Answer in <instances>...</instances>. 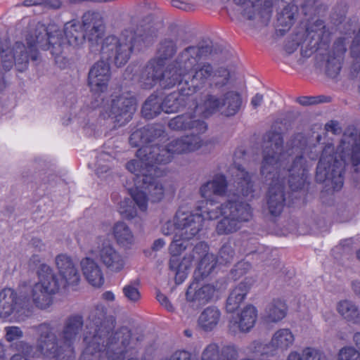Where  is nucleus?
I'll return each instance as SVG.
<instances>
[{
  "label": "nucleus",
  "instance_id": "20e7f679",
  "mask_svg": "<svg viewBox=\"0 0 360 360\" xmlns=\"http://www.w3.org/2000/svg\"><path fill=\"white\" fill-rule=\"evenodd\" d=\"M207 219L211 220L207 217L205 208L195 212L179 210L173 221H167L162 228L164 235H174L169 248L171 254L169 265L170 270L175 273L177 284L181 283L187 277V271L191 268L193 259L190 257H184L180 260L179 255L187 248L190 240L198 238Z\"/></svg>",
  "mask_w": 360,
  "mask_h": 360
},
{
  "label": "nucleus",
  "instance_id": "3c124183",
  "mask_svg": "<svg viewBox=\"0 0 360 360\" xmlns=\"http://www.w3.org/2000/svg\"><path fill=\"white\" fill-rule=\"evenodd\" d=\"M351 288L354 294L360 299V280H354L351 283Z\"/></svg>",
  "mask_w": 360,
  "mask_h": 360
},
{
  "label": "nucleus",
  "instance_id": "412c9836",
  "mask_svg": "<svg viewBox=\"0 0 360 360\" xmlns=\"http://www.w3.org/2000/svg\"><path fill=\"white\" fill-rule=\"evenodd\" d=\"M254 283L253 278L247 277L231 290L226 304L228 312L233 313L239 308Z\"/></svg>",
  "mask_w": 360,
  "mask_h": 360
},
{
  "label": "nucleus",
  "instance_id": "774afa93",
  "mask_svg": "<svg viewBox=\"0 0 360 360\" xmlns=\"http://www.w3.org/2000/svg\"><path fill=\"white\" fill-rule=\"evenodd\" d=\"M294 50H295V49H294L293 50H292V51H291V49H289V51H288V52L289 53H292Z\"/></svg>",
  "mask_w": 360,
  "mask_h": 360
},
{
  "label": "nucleus",
  "instance_id": "e433bc0d",
  "mask_svg": "<svg viewBox=\"0 0 360 360\" xmlns=\"http://www.w3.org/2000/svg\"><path fill=\"white\" fill-rule=\"evenodd\" d=\"M15 348L19 353L13 355L11 360H30L27 356L32 352V347L30 345L19 342L15 345Z\"/></svg>",
  "mask_w": 360,
  "mask_h": 360
},
{
  "label": "nucleus",
  "instance_id": "a19ab883",
  "mask_svg": "<svg viewBox=\"0 0 360 360\" xmlns=\"http://www.w3.org/2000/svg\"><path fill=\"white\" fill-rule=\"evenodd\" d=\"M303 357L305 360H328L323 352L314 347L304 348Z\"/></svg>",
  "mask_w": 360,
  "mask_h": 360
},
{
  "label": "nucleus",
  "instance_id": "13d9d810",
  "mask_svg": "<svg viewBox=\"0 0 360 360\" xmlns=\"http://www.w3.org/2000/svg\"><path fill=\"white\" fill-rule=\"evenodd\" d=\"M8 83L6 80L4 75L0 72V94L6 89Z\"/></svg>",
  "mask_w": 360,
  "mask_h": 360
},
{
  "label": "nucleus",
  "instance_id": "58836bf2",
  "mask_svg": "<svg viewBox=\"0 0 360 360\" xmlns=\"http://www.w3.org/2000/svg\"><path fill=\"white\" fill-rule=\"evenodd\" d=\"M235 255L234 250L231 245L224 244L219 250V257L217 259L219 264H227L233 261Z\"/></svg>",
  "mask_w": 360,
  "mask_h": 360
},
{
  "label": "nucleus",
  "instance_id": "052dcab7",
  "mask_svg": "<svg viewBox=\"0 0 360 360\" xmlns=\"http://www.w3.org/2000/svg\"><path fill=\"white\" fill-rule=\"evenodd\" d=\"M353 340L354 342V345L358 348V352H360V332L356 333L354 335Z\"/></svg>",
  "mask_w": 360,
  "mask_h": 360
},
{
  "label": "nucleus",
  "instance_id": "393cba45",
  "mask_svg": "<svg viewBox=\"0 0 360 360\" xmlns=\"http://www.w3.org/2000/svg\"><path fill=\"white\" fill-rule=\"evenodd\" d=\"M116 243L123 248H130L135 243V236L130 227L124 221L116 222L112 229Z\"/></svg>",
  "mask_w": 360,
  "mask_h": 360
},
{
  "label": "nucleus",
  "instance_id": "ea45409f",
  "mask_svg": "<svg viewBox=\"0 0 360 360\" xmlns=\"http://www.w3.org/2000/svg\"><path fill=\"white\" fill-rule=\"evenodd\" d=\"M233 2L241 6L243 9V15H246L248 19H251L252 18L253 14V8L255 6L256 4L258 3L260 0H233Z\"/></svg>",
  "mask_w": 360,
  "mask_h": 360
},
{
  "label": "nucleus",
  "instance_id": "680f3d73",
  "mask_svg": "<svg viewBox=\"0 0 360 360\" xmlns=\"http://www.w3.org/2000/svg\"><path fill=\"white\" fill-rule=\"evenodd\" d=\"M0 360H6L5 357L4 348L3 345L0 342Z\"/></svg>",
  "mask_w": 360,
  "mask_h": 360
},
{
  "label": "nucleus",
  "instance_id": "6e6d98bb",
  "mask_svg": "<svg viewBox=\"0 0 360 360\" xmlns=\"http://www.w3.org/2000/svg\"><path fill=\"white\" fill-rule=\"evenodd\" d=\"M102 298L108 302H113L115 299V294L112 291H105L102 294Z\"/></svg>",
  "mask_w": 360,
  "mask_h": 360
},
{
  "label": "nucleus",
  "instance_id": "4be33fe9",
  "mask_svg": "<svg viewBox=\"0 0 360 360\" xmlns=\"http://www.w3.org/2000/svg\"><path fill=\"white\" fill-rule=\"evenodd\" d=\"M231 172L234 176L233 186L236 188L234 195H242L249 196L254 191V183L252 180V175L246 172L243 167L240 165H235L231 169Z\"/></svg>",
  "mask_w": 360,
  "mask_h": 360
},
{
  "label": "nucleus",
  "instance_id": "f257e3e1",
  "mask_svg": "<svg viewBox=\"0 0 360 360\" xmlns=\"http://www.w3.org/2000/svg\"><path fill=\"white\" fill-rule=\"evenodd\" d=\"M168 124L172 130H191L196 134L174 139L165 148L158 145L143 146L138 150L136 159L126 165L127 170L134 175V187L130 188L131 195L142 212L147 210V193L153 201H159L163 198V186L155 178L161 173L158 165L169 162L174 155L195 152L205 144L201 134L207 131V126L196 115L186 113L178 115L170 120Z\"/></svg>",
  "mask_w": 360,
  "mask_h": 360
},
{
  "label": "nucleus",
  "instance_id": "a211bd4d",
  "mask_svg": "<svg viewBox=\"0 0 360 360\" xmlns=\"http://www.w3.org/2000/svg\"><path fill=\"white\" fill-rule=\"evenodd\" d=\"M207 251V245L205 242H200L193 249L192 254L186 256L192 258V262L195 259H198L203 256L195 273L196 276L198 275H200L202 277L207 276L215 267L217 262H218L214 255L208 253Z\"/></svg>",
  "mask_w": 360,
  "mask_h": 360
},
{
  "label": "nucleus",
  "instance_id": "6e6552de",
  "mask_svg": "<svg viewBox=\"0 0 360 360\" xmlns=\"http://www.w3.org/2000/svg\"><path fill=\"white\" fill-rule=\"evenodd\" d=\"M107 309L103 304H98L91 311L86 326L84 340L86 347L82 353L81 360H97L102 354L109 358H119L123 354L129 343L130 334L127 331L122 342H113L120 338L121 333H117L114 337L109 336L111 327L106 321Z\"/></svg>",
  "mask_w": 360,
  "mask_h": 360
},
{
  "label": "nucleus",
  "instance_id": "4468645a",
  "mask_svg": "<svg viewBox=\"0 0 360 360\" xmlns=\"http://www.w3.org/2000/svg\"><path fill=\"white\" fill-rule=\"evenodd\" d=\"M214 291L212 285H202L197 281H193L186 292V302L182 306L183 311L188 315L195 314L202 306L212 300Z\"/></svg>",
  "mask_w": 360,
  "mask_h": 360
},
{
  "label": "nucleus",
  "instance_id": "6ab92c4d",
  "mask_svg": "<svg viewBox=\"0 0 360 360\" xmlns=\"http://www.w3.org/2000/svg\"><path fill=\"white\" fill-rule=\"evenodd\" d=\"M257 318V309L251 305H247L236 316L231 317L229 328L233 333L248 332L255 324Z\"/></svg>",
  "mask_w": 360,
  "mask_h": 360
},
{
  "label": "nucleus",
  "instance_id": "37998d69",
  "mask_svg": "<svg viewBox=\"0 0 360 360\" xmlns=\"http://www.w3.org/2000/svg\"><path fill=\"white\" fill-rule=\"evenodd\" d=\"M169 360H198L186 351H176L170 357Z\"/></svg>",
  "mask_w": 360,
  "mask_h": 360
},
{
  "label": "nucleus",
  "instance_id": "864d4df0",
  "mask_svg": "<svg viewBox=\"0 0 360 360\" xmlns=\"http://www.w3.org/2000/svg\"><path fill=\"white\" fill-rule=\"evenodd\" d=\"M250 268V265L248 262H239L236 266L235 271L238 272V274H243L244 271L243 270L249 269Z\"/></svg>",
  "mask_w": 360,
  "mask_h": 360
},
{
  "label": "nucleus",
  "instance_id": "c03bdc74",
  "mask_svg": "<svg viewBox=\"0 0 360 360\" xmlns=\"http://www.w3.org/2000/svg\"><path fill=\"white\" fill-rule=\"evenodd\" d=\"M157 300L159 303L169 311H173L174 308L168 298L161 292L157 293Z\"/></svg>",
  "mask_w": 360,
  "mask_h": 360
},
{
  "label": "nucleus",
  "instance_id": "8fccbe9b",
  "mask_svg": "<svg viewBox=\"0 0 360 360\" xmlns=\"http://www.w3.org/2000/svg\"><path fill=\"white\" fill-rule=\"evenodd\" d=\"M263 99L264 97L262 94H257L252 98L250 103L254 108H257L261 105L263 102Z\"/></svg>",
  "mask_w": 360,
  "mask_h": 360
},
{
  "label": "nucleus",
  "instance_id": "5fc2aeb1",
  "mask_svg": "<svg viewBox=\"0 0 360 360\" xmlns=\"http://www.w3.org/2000/svg\"><path fill=\"white\" fill-rule=\"evenodd\" d=\"M32 244L39 251L44 250L45 249V244L39 238H33L32 240Z\"/></svg>",
  "mask_w": 360,
  "mask_h": 360
},
{
  "label": "nucleus",
  "instance_id": "1a4fd4ad",
  "mask_svg": "<svg viewBox=\"0 0 360 360\" xmlns=\"http://www.w3.org/2000/svg\"><path fill=\"white\" fill-rule=\"evenodd\" d=\"M83 326L82 315L69 316L64 321L58 339L52 326L41 323L34 328L38 335L37 347L41 354L56 360H72L73 345L79 340Z\"/></svg>",
  "mask_w": 360,
  "mask_h": 360
},
{
  "label": "nucleus",
  "instance_id": "bf43d9fd",
  "mask_svg": "<svg viewBox=\"0 0 360 360\" xmlns=\"http://www.w3.org/2000/svg\"><path fill=\"white\" fill-rule=\"evenodd\" d=\"M165 245V242L164 241V240L162 239H158L154 241L153 243V249L154 250H160L162 248H163Z\"/></svg>",
  "mask_w": 360,
  "mask_h": 360
},
{
  "label": "nucleus",
  "instance_id": "7c9ffc66",
  "mask_svg": "<svg viewBox=\"0 0 360 360\" xmlns=\"http://www.w3.org/2000/svg\"><path fill=\"white\" fill-rule=\"evenodd\" d=\"M178 92H172L162 101V110L166 113H172L179 110L181 106L185 105V97L188 95H183L180 87Z\"/></svg>",
  "mask_w": 360,
  "mask_h": 360
},
{
  "label": "nucleus",
  "instance_id": "c85d7f7f",
  "mask_svg": "<svg viewBox=\"0 0 360 360\" xmlns=\"http://www.w3.org/2000/svg\"><path fill=\"white\" fill-rule=\"evenodd\" d=\"M221 312L215 307L205 308L200 314L198 322L200 327L205 331H211L219 323Z\"/></svg>",
  "mask_w": 360,
  "mask_h": 360
},
{
  "label": "nucleus",
  "instance_id": "9d476101",
  "mask_svg": "<svg viewBox=\"0 0 360 360\" xmlns=\"http://www.w3.org/2000/svg\"><path fill=\"white\" fill-rule=\"evenodd\" d=\"M105 27L103 20L98 13L87 11L82 15V25L78 20H72L64 25L65 38L64 49L68 44L72 46L81 45L86 37L93 46L98 44L104 34Z\"/></svg>",
  "mask_w": 360,
  "mask_h": 360
},
{
  "label": "nucleus",
  "instance_id": "7ed1b4c3",
  "mask_svg": "<svg viewBox=\"0 0 360 360\" xmlns=\"http://www.w3.org/2000/svg\"><path fill=\"white\" fill-rule=\"evenodd\" d=\"M204 49V47H188L165 73L162 72L161 65H149L146 71V86L151 88L159 82L162 88L169 89L179 84L183 95H192L208 83L209 93L221 92L229 83V71L223 68L214 70L208 63H198Z\"/></svg>",
  "mask_w": 360,
  "mask_h": 360
},
{
  "label": "nucleus",
  "instance_id": "2f4dec72",
  "mask_svg": "<svg viewBox=\"0 0 360 360\" xmlns=\"http://www.w3.org/2000/svg\"><path fill=\"white\" fill-rule=\"evenodd\" d=\"M162 110V98L151 95L145 101L142 108V115L146 119H153L158 115Z\"/></svg>",
  "mask_w": 360,
  "mask_h": 360
},
{
  "label": "nucleus",
  "instance_id": "423d86ee",
  "mask_svg": "<svg viewBox=\"0 0 360 360\" xmlns=\"http://www.w3.org/2000/svg\"><path fill=\"white\" fill-rule=\"evenodd\" d=\"M142 40L141 36L131 30H125L119 37L112 35L104 39L101 46V60L96 62L88 73L87 84L92 93L100 94L108 90L111 71L105 60L113 61L117 66L124 65Z\"/></svg>",
  "mask_w": 360,
  "mask_h": 360
},
{
  "label": "nucleus",
  "instance_id": "603ef678",
  "mask_svg": "<svg viewBox=\"0 0 360 360\" xmlns=\"http://www.w3.org/2000/svg\"><path fill=\"white\" fill-rule=\"evenodd\" d=\"M287 360H305L303 357V349L300 353L297 352H292L288 356Z\"/></svg>",
  "mask_w": 360,
  "mask_h": 360
},
{
  "label": "nucleus",
  "instance_id": "ddd939ff",
  "mask_svg": "<svg viewBox=\"0 0 360 360\" xmlns=\"http://www.w3.org/2000/svg\"><path fill=\"white\" fill-rule=\"evenodd\" d=\"M136 110L135 97L129 92L115 94L102 112L104 118L111 119L113 122L123 125L129 122Z\"/></svg>",
  "mask_w": 360,
  "mask_h": 360
},
{
  "label": "nucleus",
  "instance_id": "39448f33",
  "mask_svg": "<svg viewBox=\"0 0 360 360\" xmlns=\"http://www.w3.org/2000/svg\"><path fill=\"white\" fill-rule=\"evenodd\" d=\"M228 188L226 177L217 175L200 188L202 198L207 200L205 212L210 219L219 216L223 218L217 223L216 231L219 235H228L240 229L244 223L251 220L252 212L250 205L243 201L228 200L220 206H214L213 195H226Z\"/></svg>",
  "mask_w": 360,
  "mask_h": 360
},
{
  "label": "nucleus",
  "instance_id": "f03ea898",
  "mask_svg": "<svg viewBox=\"0 0 360 360\" xmlns=\"http://www.w3.org/2000/svg\"><path fill=\"white\" fill-rule=\"evenodd\" d=\"M281 134L270 133L263 151L260 174L269 181L266 203L269 213L278 216L285 203V184L288 178L292 190L301 188L305 182V160L302 152L306 141L303 136L297 135L291 143V148L283 149Z\"/></svg>",
  "mask_w": 360,
  "mask_h": 360
},
{
  "label": "nucleus",
  "instance_id": "69168bd1",
  "mask_svg": "<svg viewBox=\"0 0 360 360\" xmlns=\"http://www.w3.org/2000/svg\"><path fill=\"white\" fill-rule=\"evenodd\" d=\"M184 333H185V335L186 336H188V337H191V332L190 330H186L184 331Z\"/></svg>",
  "mask_w": 360,
  "mask_h": 360
},
{
  "label": "nucleus",
  "instance_id": "bb28decb",
  "mask_svg": "<svg viewBox=\"0 0 360 360\" xmlns=\"http://www.w3.org/2000/svg\"><path fill=\"white\" fill-rule=\"evenodd\" d=\"M176 45L174 43V41L172 40H165L160 44L159 49H158V53L160 54V60L157 62L156 61L150 62L146 65V67L145 68V69L142 73L141 82L143 83V86H144V88L148 89L146 86V84H145L146 78L147 77V75H146V71L147 67L150 64H154L155 65H158H158H161V67L162 68V72L165 73L169 70V68H170L171 65L176 63V61L174 63L169 65L167 67V70H164L162 60L163 59H167L168 58L172 57L176 52Z\"/></svg>",
  "mask_w": 360,
  "mask_h": 360
},
{
  "label": "nucleus",
  "instance_id": "473e14b6",
  "mask_svg": "<svg viewBox=\"0 0 360 360\" xmlns=\"http://www.w3.org/2000/svg\"><path fill=\"white\" fill-rule=\"evenodd\" d=\"M297 9L294 5L286 6L278 17V25L283 27V31L289 29L295 20V15Z\"/></svg>",
  "mask_w": 360,
  "mask_h": 360
},
{
  "label": "nucleus",
  "instance_id": "f3484780",
  "mask_svg": "<svg viewBox=\"0 0 360 360\" xmlns=\"http://www.w3.org/2000/svg\"><path fill=\"white\" fill-rule=\"evenodd\" d=\"M28 64V54L26 46L16 42L12 49L5 50L0 39V65L6 70H10L14 65L20 71H24Z\"/></svg>",
  "mask_w": 360,
  "mask_h": 360
},
{
  "label": "nucleus",
  "instance_id": "a878e982",
  "mask_svg": "<svg viewBox=\"0 0 360 360\" xmlns=\"http://www.w3.org/2000/svg\"><path fill=\"white\" fill-rule=\"evenodd\" d=\"M295 339L290 329L281 328L273 334L269 345L275 350L285 352L293 345Z\"/></svg>",
  "mask_w": 360,
  "mask_h": 360
},
{
  "label": "nucleus",
  "instance_id": "0e129e2a",
  "mask_svg": "<svg viewBox=\"0 0 360 360\" xmlns=\"http://www.w3.org/2000/svg\"><path fill=\"white\" fill-rule=\"evenodd\" d=\"M30 262H39V258L38 256L37 255H34L32 257V258L30 259Z\"/></svg>",
  "mask_w": 360,
  "mask_h": 360
},
{
  "label": "nucleus",
  "instance_id": "4c0bfd02",
  "mask_svg": "<svg viewBox=\"0 0 360 360\" xmlns=\"http://www.w3.org/2000/svg\"><path fill=\"white\" fill-rule=\"evenodd\" d=\"M338 360H360V352L352 346H346L340 349Z\"/></svg>",
  "mask_w": 360,
  "mask_h": 360
},
{
  "label": "nucleus",
  "instance_id": "c9c22d12",
  "mask_svg": "<svg viewBox=\"0 0 360 360\" xmlns=\"http://www.w3.org/2000/svg\"><path fill=\"white\" fill-rule=\"evenodd\" d=\"M111 157L105 153H102L98 157L96 165V173L99 177H103L104 174H106L110 167L108 165Z\"/></svg>",
  "mask_w": 360,
  "mask_h": 360
},
{
  "label": "nucleus",
  "instance_id": "79ce46f5",
  "mask_svg": "<svg viewBox=\"0 0 360 360\" xmlns=\"http://www.w3.org/2000/svg\"><path fill=\"white\" fill-rule=\"evenodd\" d=\"M6 339L11 342L20 338L22 336V331L19 327L8 326L5 328Z\"/></svg>",
  "mask_w": 360,
  "mask_h": 360
},
{
  "label": "nucleus",
  "instance_id": "c756f323",
  "mask_svg": "<svg viewBox=\"0 0 360 360\" xmlns=\"http://www.w3.org/2000/svg\"><path fill=\"white\" fill-rule=\"evenodd\" d=\"M287 311V306L283 301L274 300L266 307L264 319L269 323H278L285 317Z\"/></svg>",
  "mask_w": 360,
  "mask_h": 360
},
{
  "label": "nucleus",
  "instance_id": "2eb2a0df",
  "mask_svg": "<svg viewBox=\"0 0 360 360\" xmlns=\"http://www.w3.org/2000/svg\"><path fill=\"white\" fill-rule=\"evenodd\" d=\"M93 252L110 271L118 273L124 268V257L108 239L98 238Z\"/></svg>",
  "mask_w": 360,
  "mask_h": 360
},
{
  "label": "nucleus",
  "instance_id": "cd10ccee",
  "mask_svg": "<svg viewBox=\"0 0 360 360\" xmlns=\"http://www.w3.org/2000/svg\"><path fill=\"white\" fill-rule=\"evenodd\" d=\"M337 311L346 321L354 324L360 323V308L354 302L348 300L340 301Z\"/></svg>",
  "mask_w": 360,
  "mask_h": 360
},
{
  "label": "nucleus",
  "instance_id": "338daca9",
  "mask_svg": "<svg viewBox=\"0 0 360 360\" xmlns=\"http://www.w3.org/2000/svg\"><path fill=\"white\" fill-rule=\"evenodd\" d=\"M357 258L360 260V250L356 252Z\"/></svg>",
  "mask_w": 360,
  "mask_h": 360
},
{
  "label": "nucleus",
  "instance_id": "0eeeda50",
  "mask_svg": "<svg viewBox=\"0 0 360 360\" xmlns=\"http://www.w3.org/2000/svg\"><path fill=\"white\" fill-rule=\"evenodd\" d=\"M54 261L58 276L49 265L40 264L37 271L38 281L31 288L32 302L40 309L49 307L54 295L80 281L77 264L70 256L60 254Z\"/></svg>",
  "mask_w": 360,
  "mask_h": 360
},
{
  "label": "nucleus",
  "instance_id": "e2e57ef3",
  "mask_svg": "<svg viewBox=\"0 0 360 360\" xmlns=\"http://www.w3.org/2000/svg\"><path fill=\"white\" fill-rule=\"evenodd\" d=\"M127 360H146L145 359H140L137 355L136 353L134 354V356L129 358Z\"/></svg>",
  "mask_w": 360,
  "mask_h": 360
},
{
  "label": "nucleus",
  "instance_id": "5701e85b",
  "mask_svg": "<svg viewBox=\"0 0 360 360\" xmlns=\"http://www.w3.org/2000/svg\"><path fill=\"white\" fill-rule=\"evenodd\" d=\"M200 358L201 360H236L238 352L233 346L224 347L220 352L217 344L210 343L203 349Z\"/></svg>",
  "mask_w": 360,
  "mask_h": 360
},
{
  "label": "nucleus",
  "instance_id": "dca6fc26",
  "mask_svg": "<svg viewBox=\"0 0 360 360\" xmlns=\"http://www.w3.org/2000/svg\"><path fill=\"white\" fill-rule=\"evenodd\" d=\"M18 297L17 293L11 288H4L0 291V317L7 318L13 315L20 318L25 314V308L32 299L31 293L28 297L23 299Z\"/></svg>",
  "mask_w": 360,
  "mask_h": 360
},
{
  "label": "nucleus",
  "instance_id": "9b49d317",
  "mask_svg": "<svg viewBox=\"0 0 360 360\" xmlns=\"http://www.w3.org/2000/svg\"><path fill=\"white\" fill-rule=\"evenodd\" d=\"M29 45L27 49L28 57L36 60L35 49L49 50L56 58L60 56L64 51L65 42L62 38V32L54 25L46 27L39 22L30 23L25 36Z\"/></svg>",
  "mask_w": 360,
  "mask_h": 360
},
{
  "label": "nucleus",
  "instance_id": "49530a36",
  "mask_svg": "<svg viewBox=\"0 0 360 360\" xmlns=\"http://www.w3.org/2000/svg\"><path fill=\"white\" fill-rule=\"evenodd\" d=\"M340 70V63L335 61L333 64L330 62L328 63L327 65V74L331 77H336Z\"/></svg>",
  "mask_w": 360,
  "mask_h": 360
},
{
  "label": "nucleus",
  "instance_id": "4d7b16f0",
  "mask_svg": "<svg viewBox=\"0 0 360 360\" xmlns=\"http://www.w3.org/2000/svg\"><path fill=\"white\" fill-rule=\"evenodd\" d=\"M24 6H41V0H24L22 3Z\"/></svg>",
  "mask_w": 360,
  "mask_h": 360
},
{
  "label": "nucleus",
  "instance_id": "b1692460",
  "mask_svg": "<svg viewBox=\"0 0 360 360\" xmlns=\"http://www.w3.org/2000/svg\"><path fill=\"white\" fill-rule=\"evenodd\" d=\"M163 133L161 127L147 126L134 131L129 138V143L134 147L146 144L159 137Z\"/></svg>",
  "mask_w": 360,
  "mask_h": 360
},
{
  "label": "nucleus",
  "instance_id": "de8ad7c7",
  "mask_svg": "<svg viewBox=\"0 0 360 360\" xmlns=\"http://www.w3.org/2000/svg\"><path fill=\"white\" fill-rule=\"evenodd\" d=\"M326 130L328 132H332L334 134H339L341 132V128L339 123L333 120L326 124Z\"/></svg>",
  "mask_w": 360,
  "mask_h": 360
},
{
  "label": "nucleus",
  "instance_id": "a18cd8bd",
  "mask_svg": "<svg viewBox=\"0 0 360 360\" xmlns=\"http://www.w3.org/2000/svg\"><path fill=\"white\" fill-rule=\"evenodd\" d=\"M41 6L49 9L58 10L63 6L61 0H41Z\"/></svg>",
  "mask_w": 360,
  "mask_h": 360
},
{
  "label": "nucleus",
  "instance_id": "f8f14e48",
  "mask_svg": "<svg viewBox=\"0 0 360 360\" xmlns=\"http://www.w3.org/2000/svg\"><path fill=\"white\" fill-rule=\"evenodd\" d=\"M224 86L219 93H208L196 106V112L204 117L217 112L226 117L235 115L240 109L242 98L239 92L234 90L225 91Z\"/></svg>",
  "mask_w": 360,
  "mask_h": 360
},
{
  "label": "nucleus",
  "instance_id": "f704fd0d",
  "mask_svg": "<svg viewBox=\"0 0 360 360\" xmlns=\"http://www.w3.org/2000/svg\"><path fill=\"white\" fill-rule=\"evenodd\" d=\"M118 212L122 217L129 220L137 216L136 209L129 198H125L120 202Z\"/></svg>",
  "mask_w": 360,
  "mask_h": 360
},
{
  "label": "nucleus",
  "instance_id": "72a5a7b5",
  "mask_svg": "<svg viewBox=\"0 0 360 360\" xmlns=\"http://www.w3.org/2000/svg\"><path fill=\"white\" fill-rule=\"evenodd\" d=\"M122 293L125 299L131 304L138 303L141 299L139 290V282H129L122 288Z\"/></svg>",
  "mask_w": 360,
  "mask_h": 360
},
{
  "label": "nucleus",
  "instance_id": "09e8293b",
  "mask_svg": "<svg viewBox=\"0 0 360 360\" xmlns=\"http://www.w3.org/2000/svg\"><path fill=\"white\" fill-rule=\"evenodd\" d=\"M321 101L316 97L303 96L298 98V103L302 105H309L320 103Z\"/></svg>",
  "mask_w": 360,
  "mask_h": 360
},
{
  "label": "nucleus",
  "instance_id": "aec40b11",
  "mask_svg": "<svg viewBox=\"0 0 360 360\" xmlns=\"http://www.w3.org/2000/svg\"><path fill=\"white\" fill-rule=\"evenodd\" d=\"M82 274L87 282L95 288H101L104 283V276L98 262L89 257L80 262Z\"/></svg>",
  "mask_w": 360,
  "mask_h": 360
}]
</instances>
